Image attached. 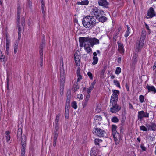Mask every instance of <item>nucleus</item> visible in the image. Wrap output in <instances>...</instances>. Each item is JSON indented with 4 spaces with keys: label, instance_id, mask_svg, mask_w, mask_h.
Instances as JSON below:
<instances>
[{
    "label": "nucleus",
    "instance_id": "f257e3e1",
    "mask_svg": "<svg viewBox=\"0 0 156 156\" xmlns=\"http://www.w3.org/2000/svg\"><path fill=\"white\" fill-rule=\"evenodd\" d=\"M112 92L113 94L111 98L109 106L110 112L112 113H115L121 109V107L117 104L119 91L117 90H113Z\"/></svg>",
    "mask_w": 156,
    "mask_h": 156
},
{
    "label": "nucleus",
    "instance_id": "f03ea898",
    "mask_svg": "<svg viewBox=\"0 0 156 156\" xmlns=\"http://www.w3.org/2000/svg\"><path fill=\"white\" fill-rule=\"evenodd\" d=\"M96 20L93 16H88L84 18L82 20L83 26L89 30H91L96 24Z\"/></svg>",
    "mask_w": 156,
    "mask_h": 156
},
{
    "label": "nucleus",
    "instance_id": "7ed1b4c3",
    "mask_svg": "<svg viewBox=\"0 0 156 156\" xmlns=\"http://www.w3.org/2000/svg\"><path fill=\"white\" fill-rule=\"evenodd\" d=\"M79 41L80 46V47H82L83 46V43L87 42L90 43V46L92 47L94 45L98 44L99 43V40L95 38L80 37L79 38Z\"/></svg>",
    "mask_w": 156,
    "mask_h": 156
},
{
    "label": "nucleus",
    "instance_id": "20e7f679",
    "mask_svg": "<svg viewBox=\"0 0 156 156\" xmlns=\"http://www.w3.org/2000/svg\"><path fill=\"white\" fill-rule=\"evenodd\" d=\"M146 34V32L145 30H143L139 43L136 44V49H138L139 50H140L142 48L144 42Z\"/></svg>",
    "mask_w": 156,
    "mask_h": 156
},
{
    "label": "nucleus",
    "instance_id": "39448f33",
    "mask_svg": "<svg viewBox=\"0 0 156 156\" xmlns=\"http://www.w3.org/2000/svg\"><path fill=\"white\" fill-rule=\"evenodd\" d=\"M91 14L94 15L96 18H98L100 16L104 14V12L103 10L98 9L96 7H95L92 9Z\"/></svg>",
    "mask_w": 156,
    "mask_h": 156
},
{
    "label": "nucleus",
    "instance_id": "423d86ee",
    "mask_svg": "<svg viewBox=\"0 0 156 156\" xmlns=\"http://www.w3.org/2000/svg\"><path fill=\"white\" fill-rule=\"evenodd\" d=\"M94 132L97 135L101 137V136H104L105 134V132L100 128L95 127L94 128Z\"/></svg>",
    "mask_w": 156,
    "mask_h": 156
},
{
    "label": "nucleus",
    "instance_id": "0eeeda50",
    "mask_svg": "<svg viewBox=\"0 0 156 156\" xmlns=\"http://www.w3.org/2000/svg\"><path fill=\"white\" fill-rule=\"evenodd\" d=\"M138 119L140 121H141L144 117H148L149 113L147 112H145L144 111H141L138 112Z\"/></svg>",
    "mask_w": 156,
    "mask_h": 156
},
{
    "label": "nucleus",
    "instance_id": "6e6552de",
    "mask_svg": "<svg viewBox=\"0 0 156 156\" xmlns=\"http://www.w3.org/2000/svg\"><path fill=\"white\" fill-rule=\"evenodd\" d=\"M22 128H19L17 130V139H19V140L20 139L21 141V144H22V139L24 136L25 138V143H26V136L25 135H23V136H22Z\"/></svg>",
    "mask_w": 156,
    "mask_h": 156
},
{
    "label": "nucleus",
    "instance_id": "1a4fd4ad",
    "mask_svg": "<svg viewBox=\"0 0 156 156\" xmlns=\"http://www.w3.org/2000/svg\"><path fill=\"white\" fill-rule=\"evenodd\" d=\"M147 15L149 17H146L147 19L152 18L155 16L154 9L152 7H150L147 11Z\"/></svg>",
    "mask_w": 156,
    "mask_h": 156
},
{
    "label": "nucleus",
    "instance_id": "9d476101",
    "mask_svg": "<svg viewBox=\"0 0 156 156\" xmlns=\"http://www.w3.org/2000/svg\"><path fill=\"white\" fill-rule=\"evenodd\" d=\"M146 126L147 128V130L155 131L156 130V124L155 123H150L146 124Z\"/></svg>",
    "mask_w": 156,
    "mask_h": 156
},
{
    "label": "nucleus",
    "instance_id": "9b49d317",
    "mask_svg": "<svg viewBox=\"0 0 156 156\" xmlns=\"http://www.w3.org/2000/svg\"><path fill=\"white\" fill-rule=\"evenodd\" d=\"M117 126L113 125L112 128V133L114 137V138L116 139V137L119 136V133H118L116 131Z\"/></svg>",
    "mask_w": 156,
    "mask_h": 156
},
{
    "label": "nucleus",
    "instance_id": "f8f14e48",
    "mask_svg": "<svg viewBox=\"0 0 156 156\" xmlns=\"http://www.w3.org/2000/svg\"><path fill=\"white\" fill-rule=\"evenodd\" d=\"M21 153V156H25V147L26 146L25 140L24 136L23 137L22 140Z\"/></svg>",
    "mask_w": 156,
    "mask_h": 156
},
{
    "label": "nucleus",
    "instance_id": "ddd939ff",
    "mask_svg": "<svg viewBox=\"0 0 156 156\" xmlns=\"http://www.w3.org/2000/svg\"><path fill=\"white\" fill-rule=\"evenodd\" d=\"M98 5L99 6H103L105 8H108L109 3L106 0H99L98 1Z\"/></svg>",
    "mask_w": 156,
    "mask_h": 156
},
{
    "label": "nucleus",
    "instance_id": "4468645a",
    "mask_svg": "<svg viewBox=\"0 0 156 156\" xmlns=\"http://www.w3.org/2000/svg\"><path fill=\"white\" fill-rule=\"evenodd\" d=\"M39 63H40L41 67H42L43 66V50L41 46V49L39 50Z\"/></svg>",
    "mask_w": 156,
    "mask_h": 156
},
{
    "label": "nucleus",
    "instance_id": "2eb2a0df",
    "mask_svg": "<svg viewBox=\"0 0 156 156\" xmlns=\"http://www.w3.org/2000/svg\"><path fill=\"white\" fill-rule=\"evenodd\" d=\"M146 88L148 90L149 92H152L154 94H155L156 92V89L155 87L153 86H150L147 85L146 86Z\"/></svg>",
    "mask_w": 156,
    "mask_h": 156
},
{
    "label": "nucleus",
    "instance_id": "dca6fc26",
    "mask_svg": "<svg viewBox=\"0 0 156 156\" xmlns=\"http://www.w3.org/2000/svg\"><path fill=\"white\" fill-rule=\"evenodd\" d=\"M21 11V9L20 7V6H19L18 7L17 9V22H18V23H19V22H20V14Z\"/></svg>",
    "mask_w": 156,
    "mask_h": 156
},
{
    "label": "nucleus",
    "instance_id": "f3484780",
    "mask_svg": "<svg viewBox=\"0 0 156 156\" xmlns=\"http://www.w3.org/2000/svg\"><path fill=\"white\" fill-rule=\"evenodd\" d=\"M10 40L7 38L6 39V52L7 54H8L9 52V46Z\"/></svg>",
    "mask_w": 156,
    "mask_h": 156
},
{
    "label": "nucleus",
    "instance_id": "a211bd4d",
    "mask_svg": "<svg viewBox=\"0 0 156 156\" xmlns=\"http://www.w3.org/2000/svg\"><path fill=\"white\" fill-rule=\"evenodd\" d=\"M80 56H76V57H75V63L77 66H79L80 64Z\"/></svg>",
    "mask_w": 156,
    "mask_h": 156
},
{
    "label": "nucleus",
    "instance_id": "6ab92c4d",
    "mask_svg": "<svg viewBox=\"0 0 156 156\" xmlns=\"http://www.w3.org/2000/svg\"><path fill=\"white\" fill-rule=\"evenodd\" d=\"M118 49L120 53H122L123 52V44L121 43H118Z\"/></svg>",
    "mask_w": 156,
    "mask_h": 156
},
{
    "label": "nucleus",
    "instance_id": "aec40b11",
    "mask_svg": "<svg viewBox=\"0 0 156 156\" xmlns=\"http://www.w3.org/2000/svg\"><path fill=\"white\" fill-rule=\"evenodd\" d=\"M10 132L9 131H7L5 132V134L6 135V141L8 142L9 141L10 139V136L9 135V134Z\"/></svg>",
    "mask_w": 156,
    "mask_h": 156
},
{
    "label": "nucleus",
    "instance_id": "412c9836",
    "mask_svg": "<svg viewBox=\"0 0 156 156\" xmlns=\"http://www.w3.org/2000/svg\"><path fill=\"white\" fill-rule=\"evenodd\" d=\"M77 74L78 76H79V77L78 78L77 81H79L80 78V79H82V76L80 75V69L79 68H78L77 69Z\"/></svg>",
    "mask_w": 156,
    "mask_h": 156
},
{
    "label": "nucleus",
    "instance_id": "4be33fe9",
    "mask_svg": "<svg viewBox=\"0 0 156 156\" xmlns=\"http://www.w3.org/2000/svg\"><path fill=\"white\" fill-rule=\"evenodd\" d=\"M41 9H42V14L43 15V17H44L45 16V3H42L41 4Z\"/></svg>",
    "mask_w": 156,
    "mask_h": 156
},
{
    "label": "nucleus",
    "instance_id": "5701e85b",
    "mask_svg": "<svg viewBox=\"0 0 156 156\" xmlns=\"http://www.w3.org/2000/svg\"><path fill=\"white\" fill-rule=\"evenodd\" d=\"M107 20V18L104 16H100L99 18V20L100 22H104L105 21H106Z\"/></svg>",
    "mask_w": 156,
    "mask_h": 156
},
{
    "label": "nucleus",
    "instance_id": "b1692460",
    "mask_svg": "<svg viewBox=\"0 0 156 156\" xmlns=\"http://www.w3.org/2000/svg\"><path fill=\"white\" fill-rule=\"evenodd\" d=\"M89 1L88 0L83 1L81 2H78L77 4L78 5H85L88 4Z\"/></svg>",
    "mask_w": 156,
    "mask_h": 156
},
{
    "label": "nucleus",
    "instance_id": "393cba45",
    "mask_svg": "<svg viewBox=\"0 0 156 156\" xmlns=\"http://www.w3.org/2000/svg\"><path fill=\"white\" fill-rule=\"evenodd\" d=\"M140 50H139L138 49H135V51L134 52L133 58L137 59V58L138 56V52Z\"/></svg>",
    "mask_w": 156,
    "mask_h": 156
},
{
    "label": "nucleus",
    "instance_id": "a878e982",
    "mask_svg": "<svg viewBox=\"0 0 156 156\" xmlns=\"http://www.w3.org/2000/svg\"><path fill=\"white\" fill-rule=\"evenodd\" d=\"M45 35H43L42 36V44H41V46L40 47V49H41V48H43V46H45Z\"/></svg>",
    "mask_w": 156,
    "mask_h": 156
},
{
    "label": "nucleus",
    "instance_id": "bb28decb",
    "mask_svg": "<svg viewBox=\"0 0 156 156\" xmlns=\"http://www.w3.org/2000/svg\"><path fill=\"white\" fill-rule=\"evenodd\" d=\"M58 130H55L54 133H53L54 137L53 139L57 140L58 137Z\"/></svg>",
    "mask_w": 156,
    "mask_h": 156
},
{
    "label": "nucleus",
    "instance_id": "cd10ccee",
    "mask_svg": "<svg viewBox=\"0 0 156 156\" xmlns=\"http://www.w3.org/2000/svg\"><path fill=\"white\" fill-rule=\"evenodd\" d=\"M86 44H85L84 46L85 47V49L86 50L87 52L88 53H89L92 51L91 48L89 46L86 47Z\"/></svg>",
    "mask_w": 156,
    "mask_h": 156
},
{
    "label": "nucleus",
    "instance_id": "c85d7f7f",
    "mask_svg": "<svg viewBox=\"0 0 156 156\" xmlns=\"http://www.w3.org/2000/svg\"><path fill=\"white\" fill-rule=\"evenodd\" d=\"M18 48V44L17 42L15 43L14 45V53L16 54L17 52Z\"/></svg>",
    "mask_w": 156,
    "mask_h": 156
},
{
    "label": "nucleus",
    "instance_id": "c756f323",
    "mask_svg": "<svg viewBox=\"0 0 156 156\" xmlns=\"http://www.w3.org/2000/svg\"><path fill=\"white\" fill-rule=\"evenodd\" d=\"M95 148H92L91 151V155L92 156H96L97 154Z\"/></svg>",
    "mask_w": 156,
    "mask_h": 156
},
{
    "label": "nucleus",
    "instance_id": "7c9ffc66",
    "mask_svg": "<svg viewBox=\"0 0 156 156\" xmlns=\"http://www.w3.org/2000/svg\"><path fill=\"white\" fill-rule=\"evenodd\" d=\"M93 61L92 63L93 65H95L97 63L98 61V58L97 57H93Z\"/></svg>",
    "mask_w": 156,
    "mask_h": 156
},
{
    "label": "nucleus",
    "instance_id": "2f4dec72",
    "mask_svg": "<svg viewBox=\"0 0 156 156\" xmlns=\"http://www.w3.org/2000/svg\"><path fill=\"white\" fill-rule=\"evenodd\" d=\"M60 114H58L56 115L55 119V123H58V122L59 120L60 116Z\"/></svg>",
    "mask_w": 156,
    "mask_h": 156
},
{
    "label": "nucleus",
    "instance_id": "473e14b6",
    "mask_svg": "<svg viewBox=\"0 0 156 156\" xmlns=\"http://www.w3.org/2000/svg\"><path fill=\"white\" fill-rule=\"evenodd\" d=\"M72 107L74 109H76L77 107V103L76 101H73L72 102L71 104Z\"/></svg>",
    "mask_w": 156,
    "mask_h": 156
},
{
    "label": "nucleus",
    "instance_id": "72a5a7b5",
    "mask_svg": "<svg viewBox=\"0 0 156 156\" xmlns=\"http://www.w3.org/2000/svg\"><path fill=\"white\" fill-rule=\"evenodd\" d=\"M107 69V66H104L103 69L101 70V74L102 75H104V73Z\"/></svg>",
    "mask_w": 156,
    "mask_h": 156
},
{
    "label": "nucleus",
    "instance_id": "f704fd0d",
    "mask_svg": "<svg viewBox=\"0 0 156 156\" xmlns=\"http://www.w3.org/2000/svg\"><path fill=\"white\" fill-rule=\"evenodd\" d=\"M17 27L18 29V33H20V34H21V28L20 27V22H19V23H18V22H17Z\"/></svg>",
    "mask_w": 156,
    "mask_h": 156
},
{
    "label": "nucleus",
    "instance_id": "c9c22d12",
    "mask_svg": "<svg viewBox=\"0 0 156 156\" xmlns=\"http://www.w3.org/2000/svg\"><path fill=\"white\" fill-rule=\"evenodd\" d=\"M102 140L101 139H95L94 140L95 143L96 145H99V142H101Z\"/></svg>",
    "mask_w": 156,
    "mask_h": 156
},
{
    "label": "nucleus",
    "instance_id": "e433bc0d",
    "mask_svg": "<svg viewBox=\"0 0 156 156\" xmlns=\"http://www.w3.org/2000/svg\"><path fill=\"white\" fill-rule=\"evenodd\" d=\"M114 84L119 88H120L119 82L117 80H114Z\"/></svg>",
    "mask_w": 156,
    "mask_h": 156
},
{
    "label": "nucleus",
    "instance_id": "4c0bfd02",
    "mask_svg": "<svg viewBox=\"0 0 156 156\" xmlns=\"http://www.w3.org/2000/svg\"><path fill=\"white\" fill-rule=\"evenodd\" d=\"M64 73V72L62 73V72H61V79H60V83L61 82H64V77L63 76V74Z\"/></svg>",
    "mask_w": 156,
    "mask_h": 156
},
{
    "label": "nucleus",
    "instance_id": "58836bf2",
    "mask_svg": "<svg viewBox=\"0 0 156 156\" xmlns=\"http://www.w3.org/2000/svg\"><path fill=\"white\" fill-rule=\"evenodd\" d=\"M112 121L114 122H117L119 121L118 118L116 117H114L112 119Z\"/></svg>",
    "mask_w": 156,
    "mask_h": 156
},
{
    "label": "nucleus",
    "instance_id": "ea45409f",
    "mask_svg": "<svg viewBox=\"0 0 156 156\" xmlns=\"http://www.w3.org/2000/svg\"><path fill=\"white\" fill-rule=\"evenodd\" d=\"M140 130L144 131H147V127H146L144 126H142L140 127Z\"/></svg>",
    "mask_w": 156,
    "mask_h": 156
},
{
    "label": "nucleus",
    "instance_id": "a19ab883",
    "mask_svg": "<svg viewBox=\"0 0 156 156\" xmlns=\"http://www.w3.org/2000/svg\"><path fill=\"white\" fill-rule=\"evenodd\" d=\"M121 72V69L119 67H118L117 68L115 73L117 74H119Z\"/></svg>",
    "mask_w": 156,
    "mask_h": 156
},
{
    "label": "nucleus",
    "instance_id": "79ce46f5",
    "mask_svg": "<svg viewBox=\"0 0 156 156\" xmlns=\"http://www.w3.org/2000/svg\"><path fill=\"white\" fill-rule=\"evenodd\" d=\"M88 101H87L84 100L83 102L82 103V105L83 106V108H85L86 106L87 105Z\"/></svg>",
    "mask_w": 156,
    "mask_h": 156
},
{
    "label": "nucleus",
    "instance_id": "37998d69",
    "mask_svg": "<svg viewBox=\"0 0 156 156\" xmlns=\"http://www.w3.org/2000/svg\"><path fill=\"white\" fill-rule=\"evenodd\" d=\"M65 118L66 119H68L69 115V111H65Z\"/></svg>",
    "mask_w": 156,
    "mask_h": 156
},
{
    "label": "nucleus",
    "instance_id": "c03bdc74",
    "mask_svg": "<svg viewBox=\"0 0 156 156\" xmlns=\"http://www.w3.org/2000/svg\"><path fill=\"white\" fill-rule=\"evenodd\" d=\"M139 99L141 103L143 102L144 101V96L142 95H140Z\"/></svg>",
    "mask_w": 156,
    "mask_h": 156
},
{
    "label": "nucleus",
    "instance_id": "a18cd8bd",
    "mask_svg": "<svg viewBox=\"0 0 156 156\" xmlns=\"http://www.w3.org/2000/svg\"><path fill=\"white\" fill-rule=\"evenodd\" d=\"M95 84V80L94 81V82L92 83L90 86L89 87V88H88L89 90H92L93 88H94V85Z\"/></svg>",
    "mask_w": 156,
    "mask_h": 156
},
{
    "label": "nucleus",
    "instance_id": "49530a36",
    "mask_svg": "<svg viewBox=\"0 0 156 156\" xmlns=\"http://www.w3.org/2000/svg\"><path fill=\"white\" fill-rule=\"evenodd\" d=\"M5 58V56L3 55L2 52L0 51V59L1 60H3L4 61Z\"/></svg>",
    "mask_w": 156,
    "mask_h": 156
},
{
    "label": "nucleus",
    "instance_id": "de8ad7c7",
    "mask_svg": "<svg viewBox=\"0 0 156 156\" xmlns=\"http://www.w3.org/2000/svg\"><path fill=\"white\" fill-rule=\"evenodd\" d=\"M64 87V82H61L60 83V88H61V90L63 91Z\"/></svg>",
    "mask_w": 156,
    "mask_h": 156
},
{
    "label": "nucleus",
    "instance_id": "09e8293b",
    "mask_svg": "<svg viewBox=\"0 0 156 156\" xmlns=\"http://www.w3.org/2000/svg\"><path fill=\"white\" fill-rule=\"evenodd\" d=\"M137 60L136 59L133 58V60L132 64V66H134L137 62Z\"/></svg>",
    "mask_w": 156,
    "mask_h": 156
},
{
    "label": "nucleus",
    "instance_id": "8fccbe9b",
    "mask_svg": "<svg viewBox=\"0 0 156 156\" xmlns=\"http://www.w3.org/2000/svg\"><path fill=\"white\" fill-rule=\"evenodd\" d=\"M21 21H22L21 25H22V26L23 27L25 25V21L24 18V17H22V18Z\"/></svg>",
    "mask_w": 156,
    "mask_h": 156
},
{
    "label": "nucleus",
    "instance_id": "3c124183",
    "mask_svg": "<svg viewBox=\"0 0 156 156\" xmlns=\"http://www.w3.org/2000/svg\"><path fill=\"white\" fill-rule=\"evenodd\" d=\"M87 75H88V76H89V77L90 78V79L92 80L93 79V76L92 73L90 72H88L87 73Z\"/></svg>",
    "mask_w": 156,
    "mask_h": 156
},
{
    "label": "nucleus",
    "instance_id": "603ef678",
    "mask_svg": "<svg viewBox=\"0 0 156 156\" xmlns=\"http://www.w3.org/2000/svg\"><path fill=\"white\" fill-rule=\"evenodd\" d=\"M55 130H58L59 129V124L55 123Z\"/></svg>",
    "mask_w": 156,
    "mask_h": 156
},
{
    "label": "nucleus",
    "instance_id": "864d4df0",
    "mask_svg": "<svg viewBox=\"0 0 156 156\" xmlns=\"http://www.w3.org/2000/svg\"><path fill=\"white\" fill-rule=\"evenodd\" d=\"M69 108H70L69 105L66 104L65 111H69Z\"/></svg>",
    "mask_w": 156,
    "mask_h": 156
},
{
    "label": "nucleus",
    "instance_id": "5fc2aeb1",
    "mask_svg": "<svg viewBox=\"0 0 156 156\" xmlns=\"http://www.w3.org/2000/svg\"><path fill=\"white\" fill-rule=\"evenodd\" d=\"M77 98L80 99H82L83 98V95L81 94H79L77 95Z\"/></svg>",
    "mask_w": 156,
    "mask_h": 156
},
{
    "label": "nucleus",
    "instance_id": "6e6d98bb",
    "mask_svg": "<svg viewBox=\"0 0 156 156\" xmlns=\"http://www.w3.org/2000/svg\"><path fill=\"white\" fill-rule=\"evenodd\" d=\"M70 98L69 97L68 98H67L66 104L68 105H68H70Z\"/></svg>",
    "mask_w": 156,
    "mask_h": 156
},
{
    "label": "nucleus",
    "instance_id": "4d7b16f0",
    "mask_svg": "<svg viewBox=\"0 0 156 156\" xmlns=\"http://www.w3.org/2000/svg\"><path fill=\"white\" fill-rule=\"evenodd\" d=\"M130 32L128 31H126V32L125 34V37H127L129 35Z\"/></svg>",
    "mask_w": 156,
    "mask_h": 156
},
{
    "label": "nucleus",
    "instance_id": "13d9d810",
    "mask_svg": "<svg viewBox=\"0 0 156 156\" xmlns=\"http://www.w3.org/2000/svg\"><path fill=\"white\" fill-rule=\"evenodd\" d=\"M114 140L115 141V144L116 145H117L119 143V141L118 140L117 137H116V139L114 138Z\"/></svg>",
    "mask_w": 156,
    "mask_h": 156
},
{
    "label": "nucleus",
    "instance_id": "bf43d9fd",
    "mask_svg": "<svg viewBox=\"0 0 156 156\" xmlns=\"http://www.w3.org/2000/svg\"><path fill=\"white\" fill-rule=\"evenodd\" d=\"M153 68L154 71L156 73V62H155L153 66Z\"/></svg>",
    "mask_w": 156,
    "mask_h": 156
},
{
    "label": "nucleus",
    "instance_id": "052dcab7",
    "mask_svg": "<svg viewBox=\"0 0 156 156\" xmlns=\"http://www.w3.org/2000/svg\"><path fill=\"white\" fill-rule=\"evenodd\" d=\"M90 95H87L85 99L84 100L88 101L90 98Z\"/></svg>",
    "mask_w": 156,
    "mask_h": 156
},
{
    "label": "nucleus",
    "instance_id": "680f3d73",
    "mask_svg": "<svg viewBox=\"0 0 156 156\" xmlns=\"http://www.w3.org/2000/svg\"><path fill=\"white\" fill-rule=\"evenodd\" d=\"M125 87H126V88L127 90L128 91H129V85H128V84L127 83H126Z\"/></svg>",
    "mask_w": 156,
    "mask_h": 156
},
{
    "label": "nucleus",
    "instance_id": "e2e57ef3",
    "mask_svg": "<svg viewBox=\"0 0 156 156\" xmlns=\"http://www.w3.org/2000/svg\"><path fill=\"white\" fill-rule=\"evenodd\" d=\"M56 140L53 139V146L55 147L56 145Z\"/></svg>",
    "mask_w": 156,
    "mask_h": 156
},
{
    "label": "nucleus",
    "instance_id": "0e129e2a",
    "mask_svg": "<svg viewBox=\"0 0 156 156\" xmlns=\"http://www.w3.org/2000/svg\"><path fill=\"white\" fill-rule=\"evenodd\" d=\"M140 147L142 149V150L143 151H145L146 149V148L143 145H141L140 146Z\"/></svg>",
    "mask_w": 156,
    "mask_h": 156
},
{
    "label": "nucleus",
    "instance_id": "69168bd1",
    "mask_svg": "<svg viewBox=\"0 0 156 156\" xmlns=\"http://www.w3.org/2000/svg\"><path fill=\"white\" fill-rule=\"evenodd\" d=\"M91 91V90H89V89H88L87 90V95H90Z\"/></svg>",
    "mask_w": 156,
    "mask_h": 156
},
{
    "label": "nucleus",
    "instance_id": "338daca9",
    "mask_svg": "<svg viewBox=\"0 0 156 156\" xmlns=\"http://www.w3.org/2000/svg\"><path fill=\"white\" fill-rule=\"evenodd\" d=\"M28 6L29 7H30V8L32 6V5H31V2L30 1H28Z\"/></svg>",
    "mask_w": 156,
    "mask_h": 156
},
{
    "label": "nucleus",
    "instance_id": "774afa93",
    "mask_svg": "<svg viewBox=\"0 0 156 156\" xmlns=\"http://www.w3.org/2000/svg\"><path fill=\"white\" fill-rule=\"evenodd\" d=\"M121 30V28H119L118 29V30L116 31V35L118 34L119 33V32L120 30Z\"/></svg>",
    "mask_w": 156,
    "mask_h": 156
}]
</instances>
